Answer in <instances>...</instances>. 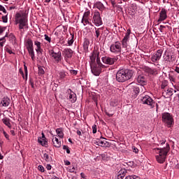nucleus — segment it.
<instances>
[{"label":"nucleus","mask_w":179,"mask_h":179,"mask_svg":"<svg viewBox=\"0 0 179 179\" xmlns=\"http://www.w3.org/2000/svg\"><path fill=\"white\" fill-rule=\"evenodd\" d=\"M73 38H75V34H71V37L69 38L67 44L68 45L71 46L73 44Z\"/></svg>","instance_id":"7c9ffc66"},{"label":"nucleus","mask_w":179,"mask_h":179,"mask_svg":"<svg viewBox=\"0 0 179 179\" xmlns=\"http://www.w3.org/2000/svg\"><path fill=\"white\" fill-rule=\"evenodd\" d=\"M64 164L65 166H71V162L68 160H64Z\"/></svg>","instance_id":"680f3d73"},{"label":"nucleus","mask_w":179,"mask_h":179,"mask_svg":"<svg viewBox=\"0 0 179 179\" xmlns=\"http://www.w3.org/2000/svg\"><path fill=\"white\" fill-rule=\"evenodd\" d=\"M64 59L66 62H68V61H69V59L72 58V55H73V51H72V50L69 48L64 49Z\"/></svg>","instance_id":"2eb2a0df"},{"label":"nucleus","mask_w":179,"mask_h":179,"mask_svg":"<svg viewBox=\"0 0 179 179\" xmlns=\"http://www.w3.org/2000/svg\"><path fill=\"white\" fill-rule=\"evenodd\" d=\"M136 82L140 86H146L148 85V78H146V76L143 74L138 75L136 78Z\"/></svg>","instance_id":"ddd939ff"},{"label":"nucleus","mask_w":179,"mask_h":179,"mask_svg":"<svg viewBox=\"0 0 179 179\" xmlns=\"http://www.w3.org/2000/svg\"><path fill=\"white\" fill-rule=\"evenodd\" d=\"M46 169H47V170H51V169H52L51 164H47Z\"/></svg>","instance_id":"338daca9"},{"label":"nucleus","mask_w":179,"mask_h":179,"mask_svg":"<svg viewBox=\"0 0 179 179\" xmlns=\"http://www.w3.org/2000/svg\"><path fill=\"white\" fill-rule=\"evenodd\" d=\"M163 54V50L160 49L157 51L156 53H154L151 59L152 62H157L161 58L162 55Z\"/></svg>","instance_id":"4468645a"},{"label":"nucleus","mask_w":179,"mask_h":179,"mask_svg":"<svg viewBox=\"0 0 179 179\" xmlns=\"http://www.w3.org/2000/svg\"><path fill=\"white\" fill-rule=\"evenodd\" d=\"M162 119L168 128H171V126L174 125V118H173V115L169 113H162Z\"/></svg>","instance_id":"20e7f679"},{"label":"nucleus","mask_w":179,"mask_h":179,"mask_svg":"<svg viewBox=\"0 0 179 179\" xmlns=\"http://www.w3.org/2000/svg\"><path fill=\"white\" fill-rule=\"evenodd\" d=\"M93 143L94 145H97L98 146H100V138H96L95 141H93Z\"/></svg>","instance_id":"a18cd8bd"},{"label":"nucleus","mask_w":179,"mask_h":179,"mask_svg":"<svg viewBox=\"0 0 179 179\" xmlns=\"http://www.w3.org/2000/svg\"><path fill=\"white\" fill-rule=\"evenodd\" d=\"M103 64H106V65H114L117 61H118V57H108L105 56L101 58Z\"/></svg>","instance_id":"423d86ee"},{"label":"nucleus","mask_w":179,"mask_h":179,"mask_svg":"<svg viewBox=\"0 0 179 179\" xmlns=\"http://www.w3.org/2000/svg\"><path fill=\"white\" fill-rule=\"evenodd\" d=\"M1 104L3 107H8L10 104V99L8 97H3L1 100Z\"/></svg>","instance_id":"b1692460"},{"label":"nucleus","mask_w":179,"mask_h":179,"mask_svg":"<svg viewBox=\"0 0 179 179\" xmlns=\"http://www.w3.org/2000/svg\"><path fill=\"white\" fill-rule=\"evenodd\" d=\"M127 169H120L119 172L117 173V179H124V177L127 175Z\"/></svg>","instance_id":"412c9836"},{"label":"nucleus","mask_w":179,"mask_h":179,"mask_svg":"<svg viewBox=\"0 0 179 179\" xmlns=\"http://www.w3.org/2000/svg\"><path fill=\"white\" fill-rule=\"evenodd\" d=\"M27 50H28L29 54H32L33 52H34V48H29V49H27Z\"/></svg>","instance_id":"13d9d810"},{"label":"nucleus","mask_w":179,"mask_h":179,"mask_svg":"<svg viewBox=\"0 0 179 179\" xmlns=\"http://www.w3.org/2000/svg\"><path fill=\"white\" fill-rule=\"evenodd\" d=\"M102 30H104L103 27L95 28V36L96 37L95 40L96 41H98L99 40H101V36H100V34H101Z\"/></svg>","instance_id":"aec40b11"},{"label":"nucleus","mask_w":179,"mask_h":179,"mask_svg":"<svg viewBox=\"0 0 179 179\" xmlns=\"http://www.w3.org/2000/svg\"><path fill=\"white\" fill-rule=\"evenodd\" d=\"M0 11L3 12V13H8V12L6 11V9H5V7H3V6L0 4Z\"/></svg>","instance_id":"79ce46f5"},{"label":"nucleus","mask_w":179,"mask_h":179,"mask_svg":"<svg viewBox=\"0 0 179 179\" xmlns=\"http://www.w3.org/2000/svg\"><path fill=\"white\" fill-rule=\"evenodd\" d=\"M29 55L31 57V59H34V52L33 53H29Z\"/></svg>","instance_id":"774afa93"},{"label":"nucleus","mask_w":179,"mask_h":179,"mask_svg":"<svg viewBox=\"0 0 179 179\" xmlns=\"http://www.w3.org/2000/svg\"><path fill=\"white\" fill-rule=\"evenodd\" d=\"M3 134L4 135L5 138L9 141V136L6 134V131L5 130L3 131Z\"/></svg>","instance_id":"603ef678"},{"label":"nucleus","mask_w":179,"mask_h":179,"mask_svg":"<svg viewBox=\"0 0 179 179\" xmlns=\"http://www.w3.org/2000/svg\"><path fill=\"white\" fill-rule=\"evenodd\" d=\"M145 71L150 75H155L156 73V70L150 69V67H146Z\"/></svg>","instance_id":"72a5a7b5"},{"label":"nucleus","mask_w":179,"mask_h":179,"mask_svg":"<svg viewBox=\"0 0 179 179\" xmlns=\"http://www.w3.org/2000/svg\"><path fill=\"white\" fill-rule=\"evenodd\" d=\"M141 101L143 104H147L150 107H155V101L149 95L142 96Z\"/></svg>","instance_id":"9d476101"},{"label":"nucleus","mask_w":179,"mask_h":179,"mask_svg":"<svg viewBox=\"0 0 179 179\" xmlns=\"http://www.w3.org/2000/svg\"><path fill=\"white\" fill-rule=\"evenodd\" d=\"M167 19V10L162 8L159 12V17L158 19V22H163Z\"/></svg>","instance_id":"dca6fc26"},{"label":"nucleus","mask_w":179,"mask_h":179,"mask_svg":"<svg viewBox=\"0 0 179 179\" xmlns=\"http://www.w3.org/2000/svg\"><path fill=\"white\" fill-rule=\"evenodd\" d=\"M111 3H112V6H113V8H116L117 4L115 3V1H111Z\"/></svg>","instance_id":"0e129e2a"},{"label":"nucleus","mask_w":179,"mask_h":179,"mask_svg":"<svg viewBox=\"0 0 179 179\" xmlns=\"http://www.w3.org/2000/svg\"><path fill=\"white\" fill-rule=\"evenodd\" d=\"M99 146H101V148H109L110 143L106 141V138L101 137L99 140Z\"/></svg>","instance_id":"6ab92c4d"},{"label":"nucleus","mask_w":179,"mask_h":179,"mask_svg":"<svg viewBox=\"0 0 179 179\" xmlns=\"http://www.w3.org/2000/svg\"><path fill=\"white\" fill-rule=\"evenodd\" d=\"M29 85H31V87L32 88V89H34V83L33 82V80H29Z\"/></svg>","instance_id":"4d7b16f0"},{"label":"nucleus","mask_w":179,"mask_h":179,"mask_svg":"<svg viewBox=\"0 0 179 179\" xmlns=\"http://www.w3.org/2000/svg\"><path fill=\"white\" fill-rule=\"evenodd\" d=\"M92 132L93 134H96L97 132V125L94 124L92 126Z\"/></svg>","instance_id":"49530a36"},{"label":"nucleus","mask_w":179,"mask_h":179,"mask_svg":"<svg viewBox=\"0 0 179 179\" xmlns=\"http://www.w3.org/2000/svg\"><path fill=\"white\" fill-rule=\"evenodd\" d=\"M91 71L92 73L95 75V76H99L101 73V69L106 68V66L101 64L100 62V57H97L96 63L91 64Z\"/></svg>","instance_id":"7ed1b4c3"},{"label":"nucleus","mask_w":179,"mask_h":179,"mask_svg":"<svg viewBox=\"0 0 179 179\" xmlns=\"http://www.w3.org/2000/svg\"><path fill=\"white\" fill-rule=\"evenodd\" d=\"M34 45H36V52H43V48H41V43L38 41H34Z\"/></svg>","instance_id":"393cba45"},{"label":"nucleus","mask_w":179,"mask_h":179,"mask_svg":"<svg viewBox=\"0 0 179 179\" xmlns=\"http://www.w3.org/2000/svg\"><path fill=\"white\" fill-rule=\"evenodd\" d=\"M60 79H65L68 76V73L64 71H62L59 73Z\"/></svg>","instance_id":"473e14b6"},{"label":"nucleus","mask_w":179,"mask_h":179,"mask_svg":"<svg viewBox=\"0 0 179 179\" xmlns=\"http://www.w3.org/2000/svg\"><path fill=\"white\" fill-rule=\"evenodd\" d=\"M157 155L155 156V159L158 163L160 164H163L164 162H166V159H167V155L169 152H170V145L166 143V146L162 148H155L154 149Z\"/></svg>","instance_id":"f257e3e1"},{"label":"nucleus","mask_w":179,"mask_h":179,"mask_svg":"<svg viewBox=\"0 0 179 179\" xmlns=\"http://www.w3.org/2000/svg\"><path fill=\"white\" fill-rule=\"evenodd\" d=\"M5 50L6 52H8V54H13V52H12V50H10L9 48H6Z\"/></svg>","instance_id":"864d4df0"},{"label":"nucleus","mask_w":179,"mask_h":179,"mask_svg":"<svg viewBox=\"0 0 179 179\" xmlns=\"http://www.w3.org/2000/svg\"><path fill=\"white\" fill-rule=\"evenodd\" d=\"M38 73L40 75H44V73H45L44 69H43V68H38Z\"/></svg>","instance_id":"3c124183"},{"label":"nucleus","mask_w":179,"mask_h":179,"mask_svg":"<svg viewBox=\"0 0 179 179\" xmlns=\"http://www.w3.org/2000/svg\"><path fill=\"white\" fill-rule=\"evenodd\" d=\"M52 143L55 146V148H61V141L58 139L57 137H53L52 138Z\"/></svg>","instance_id":"a878e982"},{"label":"nucleus","mask_w":179,"mask_h":179,"mask_svg":"<svg viewBox=\"0 0 179 179\" xmlns=\"http://www.w3.org/2000/svg\"><path fill=\"white\" fill-rule=\"evenodd\" d=\"M132 150L134 153H138L139 152V150H138L135 146L132 147Z\"/></svg>","instance_id":"6e6d98bb"},{"label":"nucleus","mask_w":179,"mask_h":179,"mask_svg":"<svg viewBox=\"0 0 179 179\" xmlns=\"http://www.w3.org/2000/svg\"><path fill=\"white\" fill-rule=\"evenodd\" d=\"M129 86L131 87L134 97H137L139 93H145V92H146V88L144 86H134L132 83L129 84Z\"/></svg>","instance_id":"39448f33"},{"label":"nucleus","mask_w":179,"mask_h":179,"mask_svg":"<svg viewBox=\"0 0 179 179\" xmlns=\"http://www.w3.org/2000/svg\"><path fill=\"white\" fill-rule=\"evenodd\" d=\"M125 36H131V29H129L127 30V33L125 34Z\"/></svg>","instance_id":"e2e57ef3"},{"label":"nucleus","mask_w":179,"mask_h":179,"mask_svg":"<svg viewBox=\"0 0 179 179\" xmlns=\"http://www.w3.org/2000/svg\"><path fill=\"white\" fill-rule=\"evenodd\" d=\"M70 73H71V75H73L74 76L78 75V71L76 70H70Z\"/></svg>","instance_id":"8fccbe9b"},{"label":"nucleus","mask_w":179,"mask_h":179,"mask_svg":"<svg viewBox=\"0 0 179 179\" xmlns=\"http://www.w3.org/2000/svg\"><path fill=\"white\" fill-rule=\"evenodd\" d=\"M19 72L20 75H22V78L24 79V73L23 72V70H22V69H20Z\"/></svg>","instance_id":"bf43d9fd"},{"label":"nucleus","mask_w":179,"mask_h":179,"mask_svg":"<svg viewBox=\"0 0 179 179\" xmlns=\"http://www.w3.org/2000/svg\"><path fill=\"white\" fill-rule=\"evenodd\" d=\"M44 160H45L48 163L50 162L51 159L50 158V155L47 152L43 153V157Z\"/></svg>","instance_id":"c9c22d12"},{"label":"nucleus","mask_w":179,"mask_h":179,"mask_svg":"<svg viewBox=\"0 0 179 179\" xmlns=\"http://www.w3.org/2000/svg\"><path fill=\"white\" fill-rule=\"evenodd\" d=\"M134 76V71L128 69H120L116 74V80L120 83L129 80Z\"/></svg>","instance_id":"f03ea898"},{"label":"nucleus","mask_w":179,"mask_h":179,"mask_svg":"<svg viewBox=\"0 0 179 179\" xmlns=\"http://www.w3.org/2000/svg\"><path fill=\"white\" fill-rule=\"evenodd\" d=\"M70 173H75V166H73L69 169Z\"/></svg>","instance_id":"69168bd1"},{"label":"nucleus","mask_w":179,"mask_h":179,"mask_svg":"<svg viewBox=\"0 0 179 179\" xmlns=\"http://www.w3.org/2000/svg\"><path fill=\"white\" fill-rule=\"evenodd\" d=\"M92 23L95 26H101L103 24V20H101V16H100V12L95 11L92 17Z\"/></svg>","instance_id":"0eeeda50"},{"label":"nucleus","mask_w":179,"mask_h":179,"mask_svg":"<svg viewBox=\"0 0 179 179\" xmlns=\"http://www.w3.org/2000/svg\"><path fill=\"white\" fill-rule=\"evenodd\" d=\"M163 29H166V27L164 25H160L159 31H161V33H163Z\"/></svg>","instance_id":"052dcab7"},{"label":"nucleus","mask_w":179,"mask_h":179,"mask_svg":"<svg viewBox=\"0 0 179 179\" xmlns=\"http://www.w3.org/2000/svg\"><path fill=\"white\" fill-rule=\"evenodd\" d=\"M44 37H45V40L46 41L51 43V37L48 36V35H47V34H45Z\"/></svg>","instance_id":"de8ad7c7"},{"label":"nucleus","mask_w":179,"mask_h":179,"mask_svg":"<svg viewBox=\"0 0 179 179\" xmlns=\"http://www.w3.org/2000/svg\"><path fill=\"white\" fill-rule=\"evenodd\" d=\"M90 10L86 11L84 13L81 23H83V26H86V24H90V26H93L92 22H89L90 20Z\"/></svg>","instance_id":"f8f14e48"},{"label":"nucleus","mask_w":179,"mask_h":179,"mask_svg":"<svg viewBox=\"0 0 179 179\" xmlns=\"http://www.w3.org/2000/svg\"><path fill=\"white\" fill-rule=\"evenodd\" d=\"M90 64H96V59H97V58H100V57H99V52H97V50H94L92 55L90 57Z\"/></svg>","instance_id":"a211bd4d"},{"label":"nucleus","mask_w":179,"mask_h":179,"mask_svg":"<svg viewBox=\"0 0 179 179\" xmlns=\"http://www.w3.org/2000/svg\"><path fill=\"white\" fill-rule=\"evenodd\" d=\"M27 48L29 49V48H33V41H31V39H28L27 41Z\"/></svg>","instance_id":"f704fd0d"},{"label":"nucleus","mask_w":179,"mask_h":179,"mask_svg":"<svg viewBox=\"0 0 179 179\" xmlns=\"http://www.w3.org/2000/svg\"><path fill=\"white\" fill-rule=\"evenodd\" d=\"M3 23H8V14L1 17Z\"/></svg>","instance_id":"ea45409f"},{"label":"nucleus","mask_w":179,"mask_h":179,"mask_svg":"<svg viewBox=\"0 0 179 179\" xmlns=\"http://www.w3.org/2000/svg\"><path fill=\"white\" fill-rule=\"evenodd\" d=\"M6 37H8V34H6V36L1 38H0V41H3V43H6Z\"/></svg>","instance_id":"5fc2aeb1"},{"label":"nucleus","mask_w":179,"mask_h":179,"mask_svg":"<svg viewBox=\"0 0 179 179\" xmlns=\"http://www.w3.org/2000/svg\"><path fill=\"white\" fill-rule=\"evenodd\" d=\"M23 17H27V14L26 13L20 14L19 13H17L15 15V22H17V21L20 20V19H23Z\"/></svg>","instance_id":"cd10ccee"},{"label":"nucleus","mask_w":179,"mask_h":179,"mask_svg":"<svg viewBox=\"0 0 179 179\" xmlns=\"http://www.w3.org/2000/svg\"><path fill=\"white\" fill-rule=\"evenodd\" d=\"M38 170H39V171H41V173H44V166H43V165H39L38 166Z\"/></svg>","instance_id":"c03bdc74"},{"label":"nucleus","mask_w":179,"mask_h":179,"mask_svg":"<svg viewBox=\"0 0 179 179\" xmlns=\"http://www.w3.org/2000/svg\"><path fill=\"white\" fill-rule=\"evenodd\" d=\"M125 179H139L136 176H127Z\"/></svg>","instance_id":"37998d69"},{"label":"nucleus","mask_w":179,"mask_h":179,"mask_svg":"<svg viewBox=\"0 0 179 179\" xmlns=\"http://www.w3.org/2000/svg\"><path fill=\"white\" fill-rule=\"evenodd\" d=\"M24 71L25 73V80H27V66H26V64L24 65Z\"/></svg>","instance_id":"a19ab883"},{"label":"nucleus","mask_w":179,"mask_h":179,"mask_svg":"<svg viewBox=\"0 0 179 179\" xmlns=\"http://www.w3.org/2000/svg\"><path fill=\"white\" fill-rule=\"evenodd\" d=\"M5 30H6V27L0 26V34H2Z\"/></svg>","instance_id":"09e8293b"},{"label":"nucleus","mask_w":179,"mask_h":179,"mask_svg":"<svg viewBox=\"0 0 179 179\" xmlns=\"http://www.w3.org/2000/svg\"><path fill=\"white\" fill-rule=\"evenodd\" d=\"M121 43L120 41H116L114 44L111 45L110 47V52H113L114 54H118L121 52Z\"/></svg>","instance_id":"1a4fd4ad"},{"label":"nucleus","mask_w":179,"mask_h":179,"mask_svg":"<svg viewBox=\"0 0 179 179\" xmlns=\"http://www.w3.org/2000/svg\"><path fill=\"white\" fill-rule=\"evenodd\" d=\"M56 133L58 135L59 138H64V131H62V129L59 128L56 129Z\"/></svg>","instance_id":"2f4dec72"},{"label":"nucleus","mask_w":179,"mask_h":179,"mask_svg":"<svg viewBox=\"0 0 179 179\" xmlns=\"http://www.w3.org/2000/svg\"><path fill=\"white\" fill-rule=\"evenodd\" d=\"M129 36L125 35L122 40V45L123 48H127V47H128V41H129Z\"/></svg>","instance_id":"4be33fe9"},{"label":"nucleus","mask_w":179,"mask_h":179,"mask_svg":"<svg viewBox=\"0 0 179 179\" xmlns=\"http://www.w3.org/2000/svg\"><path fill=\"white\" fill-rule=\"evenodd\" d=\"M63 150H66L68 155L71 153V150H69V147H68V145H63Z\"/></svg>","instance_id":"58836bf2"},{"label":"nucleus","mask_w":179,"mask_h":179,"mask_svg":"<svg viewBox=\"0 0 179 179\" xmlns=\"http://www.w3.org/2000/svg\"><path fill=\"white\" fill-rule=\"evenodd\" d=\"M7 37H8V38L12 41H15V40H16V37L15 35H13V34H10L8 36H7Z\"/></svg>","instance_id":"4c0bfd02"},{"label":"nucleus","mask_w":179,"mask_h":179,"mask_svg":"<svg viewBox=\"0 0 179 179\" xmlns=\"http://www.w3.org/2000/svg\"><path fill=\"white\" fill-rule=\"evenodd\" d=\"M167 85H169V83L166 80L162 81V85H161V89H166L167 87Z\"/></svg>","instance_id":"e433bc0d"},{"label":"nucleus","mask_w":179,"mask_h":179,"mask_svg":"<svg viewBox=\"0 0 179 179\" xmlns=\"http://www.w3.org/2000/svg\"><path fill=\"white\" fill-rule=\"evenodd\" d=\"M19 24V29L21 33H23V29H27V17L20 18V20L17 21L16 24Z\"/></svg>","instance_id":"9b49d317"},{"label":"nucleus","mask_w":179,"mask_h":179,"mask_svg":"<svg viewBox=\"0 0 179 179\" xmlns=\"http://www.w3.org/2000/svg\"><path fill=\"white\" fill-rule=\"evenodd\" d=\"M38 143H41L42 146H47L48 145V141H47V138H38Z\"/></svg>","instance_id":"c756f323"},{"label":"nucleus","mask_w":179,"mask_h":179,"mask_svg":"<svg viewBox=\"0 0 179 179\" xmlns=\"http://www.w3.org/2000/svg\"><path fill=\"white\" fill-rule=\"evenodd\" d=\"M67 93L69 95V99L71 103H75L76 101V94L72 91V90H67Z\"/></svg>","instance_id":"f3484780"},{"label":"nucleus","mask_w":179,"mask_h":179,"mask_svg":"<svg viewBox=\"0 0 179 179\" xmlns=\"http://www.w3.org/2000/svg\"><path fill=\"white\" fill-rule=\"evenodd\" d=\"M49 55L52 59H54V61L57 63L60 62L61 59H62V54L61 53V51L55 52L53 50H51L49 51Z\"/></svg>","instance_id":"6e6552de"},{"label":"nucleus","mask_w":179,"mask_h":179,"mask_svg":"<svg viewBox=\"0 0 179 179\" xmlns=\"http://www.w3.org/2000/svg\"><path fill=\"white\" fill-rule=\"evenodd\" d=\"M94 6L96 8V9H99L101 12H103V10H106V6H104V4L101 3V1H97L95 4Z\"/></svg>","instance_id":"5701e85b"},{"label":"nucleus","mask_w":179,"mask_h":179,"mask_svg":"<svg viewBox=\"0 0 179 179\" xmlns=\"http://www.w3.org/2000/svg\"><path fill=\"white\" fill-rule=\"evenodd\" d=\"M163 94H166L167 97H170V96H173V90L171 88L164 90L163 92Z\"/></svg>","instance_id":"c85d7f7f"},{"label":"nucleus","mask_w":179,"mask_h":179,"mask_svg":"<svg viewBox=\"0 0 179 179\" xmlns=\"http://www.w3.org/2000/svg\"><path fill=\"white\" fill-rule=\"evenodd\" d=\"M2 122L5 124L6 126L8 127V128H9L10 129L12 128V124H10V119L5 117L2 119Z\"/></svg>","instance_id":"bb28decb"}]
</instances>
